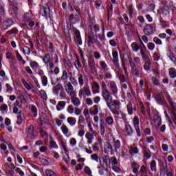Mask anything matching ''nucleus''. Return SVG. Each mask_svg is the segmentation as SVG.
I'll use <instances>...</instances> for the list:
<instances>
[{
    "mask_svg": "<svg viewBox=\"0 0 176 176\" xmlns=\"http://www.w3.org/2000/svg\"><path fill=\"white\" fill-rule=\"evenodd\" d=\"M112 93L109 91L102 92V97L106 102L107 108L113 113V115H119V111L116 110V108L120 107V101L118 100H114L112 97Z\"/></svg>",
    "mask_w": 176,
    "mask_h": 176,
    "instance_id": "f257e3e1",
    "label": "nucleus"
},
{
    "mask_svg": "<svg viewBox=\"0 0 176 176\" xmlns=\"http://www.w3.org/2000/svg\"><path fill=\"white\" fill-rule=\"evenodd\" d=\"M166 100L171 108V111H170L171 118H169V120H168L169 122V124H173V123H176V104L175 103H174V102H173V99L171 98V96H170V95L168 94L166 95Z\"/></svg>",
    "mask_w": 176,
    "mask_h": 176,
    "instance_id": "f03ea898",
    "label": "nucleus"
},
{
    "mask_svg": "<svg viewBox=\"0 0 176 176\" xmlns=\"http://www.w3.org/2000/svg\"><path fill=\"white\" fill-rule=\"evenodd\" d=\"M43 63L45 64L47 68L53 69L54 68V63H53V58L50 56V54H45L43 57Z\"/></svg>",
    "mask_w": 176,
    "mask_h": 176,
    "instance_id": "7ed1b4c3",
    "label": "nucleus"
},
{
    "mask_svg": "<svg viewBox=\"0 0 176 176\" xmlns=\"http://www.w3.org/2000/svg\"><path fill=\"white\" fill-rule=\"evenodd\" d=\"M39 13L44 17H50V3H47L44 6H41Z\"/></svg>",
    "mask_w": 176,
    "mask_h": 176,
    "instance_id": "20e7f679",
    "label": "nucleus"
},
{
    "mask_svg": "<svg viewBox=\"0 0 176 176\" xmlns=\"http://www.w3.org/2000/svg\"><path fill=\"white\" fill-rule=\"evenodd\" d=\"M91 97V91L90 90V87L89 85L84 86L78 91L79 98H83V96Z\"/></svg>",
    "mask_w": 176,
    "mask_h": 176,
    "instance_id": "39448f33",
    "label": "nucleus"
},
{
    "mask_svg": "<svg viewBox=\"0 0 176 176\" xmlns=\"http://www.w3.org/2000/svg\"><path fill=\"white\" fill-rule=\"evenodd\" d=\"M65 90L68 96H69L70 97L76 96V90L75 89V88H74V85L69 82H66V85L65 86Z\"/></svg>",
    "mask_w": 176,
    "mask_h": 176,
    "instance_id": "423d86ee",
    "label": "nucleus"
},
{
    "mask_svg": "<svg viewBox=\"0 0 176 176\" xmlns=\"http://www.w3.org/2000/svg\"><path fill=\"white\" fill-rule=\"evenodd\" d=\"M131 74L133 76H136V78L142 76V67H137L135 65H131Z\"/></svg>",
    "mask_w": 176,
    "mask_h": 176,
    "instance_id": "0eeeda50",
    "label": "nucleus"
},
{
    "mask_svg": "<svg viewBox=\"0 0 176 176\" xmlns=\"http://www.w3.org/2000/svg\"><path fill=\"white\" fill-rule=\"evenodd\" d=\"M133 124L134 129L135 130L136 134L138 137H141V129H140V119L138 116H135L133 120Z\"/></svg>",
    "mask_w": 176,
    "mask_h": 176,
    "instance_id": "6e6552de",
    "label": "nucleus"
},
{
    "mask_svg": "<svg viewBox=\"0 0 176 176\" xmlns=\"http://www.w3.org/2000/svg\"><path fill=\"white\" fill-rule=\"evenodd\" d=\"M112 56H113V63L114 64V66L117 69H120V65L119 64V53L118 51H113L112 52Z\"/></svg>",
    "mask_w": 176,
    "mask_h": 176,
    "instance_id": "1a4fd4ad",
    "label": "nucleus"
},
{
    "mask_svg": "<svg viewBox=\"0 0 176 176\" xmlns=\"http://www.w3.org/2000/svg\"><path fill=\"white\" fill-rule=\"evenodd\" d=\"M94 137H97V132H87L85 133V138L87 140V145H91V144H93Z\"/></svg>",
    "mask_w": 176,
    "mask_h": 176,
    "instance_id": "9d476101",
    "label": "nucleus"
},
{
    "mask_svg": "<svg viewBox=\"0 0 176 176\" xmlns=\"http://www.w3.org/2000/svg\"><path fill=\"white\" fill-rule=\"evenodd\" d=\"M88 66L89 68L90 74L96 75V74H97V68H96V60H94V59H89L88 61Z\"/></svg>",
    "mask_w": 176,
    "mask_h": 176,
    "instance_id": "9b49d317",
    "label": "nucleus"
},
{
    "mask_svg": "<svg viewBox=\"0 0 176 176\" xmlns=\"http://www.w3.org/2000/svg\"><path fill=\"white\" fill-rule=\"evenodd\" d=\"M13 24H14V19L12 18H6L3 21V28L4 30H8V28H10Z\"/></svg>",
    "mask_w": 176,
    "mask_h": 176,
    "instance_id": "f8f14e48",
    "label": "nucleus"
},
{
    "mask_svg": "<svg viewBox=\"0 0 176 176\" xmlns=\"http://www.w3.org/2000/svg\"><path fill=\"white\" fill-rule=\"evenodd\" d=\"M109 89L111 91V94L115 96L119 93V89H118V86L116 85V82L113 80H109Z\"/></svg>",
    "mask_w": 176,
    "mask_h": 176,
    "instance_id": "ddd939ff",
    "label": "nucleus"
},
{
    "mask_svg": "<svg viewBox=\"0 0 176 176\" xmlns=\"http://www.w3.org/2000/svg\"><path fill=\"white\" fill-rule=\"evenodd\" d=\"M9 3H10V8H9V14H10V16H12L13 14V12H12V10H13L14 13H17V2L16 1H10V0L8 1Z\"/></svg>",
    "mask_w": 176,
    "mask_h": 176,
    "instance_id": "4468645a",
    "label": "nucleus"
},
{
    "mask_svg": "<svg viewBox=\"0 0 176 176\" xmlns=\"http://www.w3.org/2000/svg\"><path fill=\"white\" fill-rule=\"evenodd\" d=\"M126 111L128 112V115L131 116L134 113V111L137 112V106H134L133 108V103L131 101H129L126 104Z\"/></svg>",
    "mask_w": 176,
    "mask_h": 176,
    "instance_id": "2eb2a0df",
    "label": "nucleus"
},
{
    "mask_svg": "<svg viewBox=\"0 0 176 176\" xmlns=\"http://www.w3.org/2000/svg\"><path fill=\"white\" fill-rule=\"evenodd\" d=\"M73 31L74 32V39L76 41V42L81 45H82V37L80 36V32L79 31V30L76 29V28H73Z\"/></svg>",
    "mask_w": 176,
    "mask_h": 176,
    "instance_id": "dca6fc26",
    "label": "nucleus"
},
{
    "mask_svg": "<svg viewBox=\"0 0 176 176\" xmlns=\"http://www.w3.org/2000/svg\"><path fill=\"white\" fill-rule=\"evenodd\" d=\"M143 32L147 36L152 35V34H153V25L152 24L146 25L143 29Z\"/></svg>",
    "mask_w": 176,
    "mask_h": 176,
    "instance_id": "f3484780",
    "label": "nucleus"
},
{
    "mask_svg": "<svg viewBox=\"0 0 176 176\" xmlns=\"http://www.w3.org/2000/svg\"><path fill=\"white\" fill-rule=\"evenodd\" d=\"M155 100L160 105H164L166 104V99H164V96H163V92H160L155 96Z\"/></svg>",
    "mask_w": 176,
    "mask_h": 176,
    "instance_id": "a211bd4d",
    "label": "nucleus"
},
{
    "mask_svg": "<svg viewBox=\"0 0 176 176\" xmlns=\"http://www.w3.org/2000/svg\"><path fill=\"white\" fill-rule=\"evenodd\" d=\"M26 134L30 138H34L35 135V129L33 125H30L26 128Z\"/></svg>",
    "mask_w": 176,
    "mask_h": 176,
    "instance_id": "6ab92c4d",
    "label": "nucleus"
},
{
    "mask_svg": "<svg viewBox=\"0 0 176 176\" xmlns=\"http://www.w3.org/2000/svg\"><path fill=\"white\" fill-rule=\"evenodd\" d=\"M71 102L75 107V108H78V107H80V99L79 98L76 97V96H73L70 97Z\"/></svg>",
    "mask_w": 176,
    "mask_h": 176,
    "instance_id": "aec40b11",
    "label": "nucleus"
},
{
    "mask_svg": "<svg viewBox=\"0 0 176 176\" xmlns=\"http://www.w3.org/2000/svg\"><path fill=\"white\" fill-rule=\"evenodd\" d=\"M154 124L157 129H159L162 126V118L159 115H155L153 116Z\"/></svg>",
    "mask_w": 176,
    "mask_h": 176,
    "instance_id": "412c9836",
    "label": "nucleus"
},
{
    "mask_svg": "<svg viewBox=\"0 0 176 176\" xmlns=\"http://www.w3.org/2000/svg\"><path fill=\"white\" fill-rule=\"evenodd\" d=\"M30 66L31 67L32 69L34 71V72H36L38 69H41V67L39 65V63L35 60H31L30 62Z\"/></svg>",
    "mask_w": 176,
    "mask_h": 176,
    "instance_id": "4be33fe9",
    "label": "nucleus"
},
{
    "mask_svg": "<svg viewBox=\"0 0 176 176\" xmlns=\"http://www.w3.org/2000/svg\"><path fill=\"white\" fill-rule=\"evenodd\" d=\"M92 93L93 94H98L100 93V85L97 82H93L91 83Z\"/></svg>",
    "mask_w": 176,
    "mask_h": 176,
    "instance_id": "5701e85b",
    "label": "nucleus"
},
{
    "mask_svg": "<svg viewBox=\"0 0 176 176\" xmlns=\"http://www.w3.org/2000/svg\"><path fill=\"white\" fill-rule=\"evenodd\" d=\"M98 105L95 104L94 106H92L90 109H89V113L91 115V116H96L97 115H98Z\"/></svg>",
    "mask_w": 176,
    "mask_h": 176,
    "instance_id": "b1692460",
    "label": "nucleus"
},
{
    "mask_svg": "<svg viewBox=\"0 0 176 176\" xmlns=\"http://www.w3.org/2000/svg\"><path fill=\"white\" fill-rule=\"evenodd\" d=\"M143 149V156L146 160H148V159L152 157L151 150L146 147H144Z\"/></svg>",
    "mask_w": 176,
    "mask_h": 176,
    "instance_id": "393cba45",
    "label": "nucleus"
},
{
    "mask_svg": "<svg viewBox=\"0 0 176 176\" xmlns=\"http://www.w3.org/2000/svg\"><path fill=\"white\" fill-rule=\"evenodd\" d=\"M63 85L58 84L53 87L52 91L54 94H55L56 96H58V93H60V90H63Z\"/></svg>",
    "mask_w": 176,
    "mask_h": 176,
    "instance_id": "a878e982",
    "label": "nucleus"
},
{
    "mask_svg": "<svg viewBox=\"0 0 176 176\" xmlns=\"http://www.w3.org/2000/svg\"><path fill=\"white\" fill-rule=\"evenodd\" d=\"M60 80H63V83H68V72L67 70L62 71Z\"/></svg>",
    "mask_w": 176,
    "mask_h": 176,
    "instance_id": "bb28decb",
    "label": "nucleus"
},
{
    "mask_svg": "<svg viewBox=\"0 0 176 176\" xmlns=\"http://www.w3.org/2000/svg\"><path fill=\"white\" fill-rule=\"evenodd\" d=\"M65 105H67V102L65 101H59L56 105L57 111H63V109H65Z\"/></svg>",
    "mask_w": 176,
    "mask_h": 176,
    "instance_id": "cd10ccee",
    "label": "nucleus"
},
{
    "mask_svg": "<svg viewBox=\"0 0 176 176\" xmlns=\"http://www.w3.org/2000/svg\"><path fill=\"white\" fill-rule=\"evenodd\" d=\"M104 153H109V152H113V147L108 142L104 143Z\"/></svg>",
    "mask_w": 176,
    "mask_h": 176,
    "instance_id": "c85d7f7f",
    "label": "nucleus"
},
{
    "mask_svg": "<svg viewBox=\"0 0 176 176\" xmlns=\"http://www.w3.org/2000/svg\"><path fill=\"white\" fill-rule=\"evenodd\" d=\"M168 75L172 79H175L176 78V69L175 67H170L168 70Z\"/></svg>",
    "mask_w": 176,
    "mask_h": 176,
    "instance_id": "c756f323",
    "label": "nucleus"
},
{
    "mask_svg": "<svg viewBox=\"0 0 176 176\" xmlns=\"http://www.w3.org/2000/svg\"><path fill=\"white\" fill-rule=\"evenodd\" d=\"M97 40V37H94V34L92 32L91 34H89L88 35V46H91V45H93V43H94V41Z\"/></svg>",
    "mask_w": 176,
    "mask_h": 176,
    "instance_id": "7c9ffc66",
    "label": "nucleus"
},
{
    "mask_svg": "<svg viewBox=\"0 0 176 176\" xmlns=\"http://www.w3.org/2000/svg\"><path fill=\"white\" fill-rule=\"evenodd\" d=\"M125 132L126 133V135H133L134 131H133V127L130 126V124H126L125 125Z\"/></svg>",
    "mask_w": 176,
    "mask_h": 176,
    "instance_id": "2f4dec72",
    "label": "nucleus"
},
{
    "mask_svg": "<svg viewBox=\"0 0 176 176\" xmlns=\"http://www.w3.org/2000/svg\"><path fill=\"white\" fill-rule=\"evenodd\" d=\"M131 167L133 168V172L136 176H138V169L140 168V165L137 162H132Z\"/></svg>",
    "mask_w": 176,
    "mask_h": 176,
    "instance_id": "473e14b6",
    "label": "nucleus"
},
{
    "mask_svg": "<svg viewBox=\"0 0 176 176\" xmlns=\"http://www.w3.org/2000/svg\"><path fill=\"white\" fill-rule=\"evenodd\" d=\"M50 149H57L58 148V146L57 145V143L56 141L53 140V138L50 137Z\"/></svg>",
    "mask_w": 176,
    "mask_h": 176,
    "instance_id": "72a5a7b5",
    "label": "nucleus"
},
{
    "mask_svg": "<svg viewBox=\"0 0 176 176\" xmlns=\"http://www.w3.org/2000/svg\"><path fill=\"white\" fill-rule=\"evenodd\" d=\"M21 82L27 90H31L32 89V85L30 82L28 83L25 79L22 78Z\"/></svg>",
    "mask_w": 176,
    "mask_h": 176,
    "instance_id": "f704fd0d",
    "label": "nucleus"
},
{
    "mask_svg": "<svg viewBox=\"0 0 176 176\" xmlns=\"http://www.w3.org/2000/svg\"><path fill=\"white\" fill-rule=\"evenodd\" d=\"M15 54H16V57L18 61H20L21 63H22L23 65H24L26 62L24 60V58H23V56H21V54H20L19 51L16 50L15 51Z\"/></svg>",
    "mask_w": 176,
    "mask_h": 176,
    "instance_id": "c9c22d12",
    "label": "nucleus"
},
{
    "mask_svg": "<svg viewBox=\"0 0 176 176\" xmlns=\"http://www.w3.org/2000/svg\"><path fill=\"white\" fill-rule=\"evenodd\" d=\"M67 123L69 124V126H75L76 124V118L74 117L67 118Z\"/></svg>",
    "mask_w": 176,
    "mask_h": 176,
    "instance_id": "e433bc0d",
    "label": "nucleus"
},
{
    "mask_svg": "<svg viewBox=\"0 0 176 176\" xmlns=\"http://www.w3.org/2000/svg\"><path fill=\"white\" fill-rule=\"evenodd\" d=\"M60 130H61L63 134H64V135H67L68 133H69V129L65 124H63L61 126Z\"/></svg>",
    "mask_w": 176,
    "mask_h": 176,
    "instance_id": "4c0bfd02",
    "label": "nucleus"
},
{
    "mask_svg": "<svg viewBox=\"0 0 176 176\" xmlns=\"http://www.w3.org/2000/svg\"><path fill=\"white\" fill-rule=\"evenodd\" d=\"M126 13L129 14V17L133 19V14H134V8H133V6L130 5L126 8Z\"/></svg>",
    "mask_w": 176,
    "mask_h": 176,
    "instance_id": "58836bf2",
    "label": "nucleus"
},
{
    "mask_svg": "<svg viewBox=\"0 0 176 176\" xmlns=\"http://www.w3.org/2000/svg\"><path fill=\"white\" fill-rule=\"evenodd\" d=\"M140 173H142L141 176H148V168L146 166L142 165L140 170Z\"/></svg>",
    "mask_w": 176,
    "mask_h": 176,
    "instance_id": "ea45409f",
    "label": "nucleus"
},
{
    "mask_svg": "<svg viewBox=\"0 0 176 176\" xmlns=\"http://www.w3.org/2000/svg\"><path fill=\"white\" fill-rule=\"evenodd\" d=\"M150 168L151 171H154V173L157 171V168H156V161L155 160H153L150 163Z\"/></svg>",
    "mask_w": 176,
    "mask_h": 176,
    "instance_id": "a19ab883",
    "label": "nucleus"
},
{
    "mask_svg": "<svg viewBox=\"0 0 176 176\" xmlns=\"http://www.w3.org/2000/svg\"><path fill=\"white\" fill-rule=\"evenodd\" d=\"M113 117L112 116H108L106 117L105 122L107 123L109 126H112L113 124Z\"/></svg>",
    "mask_w": 176,
    "mask_h": 176,
    "instance_id": "79ce46f5",
    "label": "nucleus"
},
{
    "mask_svg": "<svg viewBox=\"0 0 176 176\" xmlns=\"http://www.w3.org/2000/svg\"><path fill=\"white\" fill-rule=\"evenodd\" d=\"M23 19L25 21H31L32 19V13L31 12L25 13Z\"/></svg>",
    "mask_w": 176,
    "mask_h": 176,
    "instance_id": "37998d69",
    "label": "nucleus"
},
{
    "mask_svg": "<svg viewBox=\"0 0 176 176\" xmlns=\"http://www.w3.org/2000/svg\"><path fill=\"white\" fill-rule=\"evenodd\" d=\"M78 80L80 87H83V85H85V79H83V75L78 74Z\"/></svg>",
    "mask_w": 176,
    "mask_h": 176,
    "instance_id": "c03bdc74",
    "label": "nucleus"
},
{
    "mask_svg": "<svg viewBox=\"0 0 176 176\" xmlns=\"http://www.w3.org/2000/svg\"><path fill=\"white\" fill-rule=\"evenodd\" d=\"M6 13L5 12V8L2 6V3H0V19L5 18Z\"/></svg>",
    "mask_w": 176,
    "mask_h": 176,
    "instance_id": "a18cd8bd",
    "label": "nucleus"
},
{
    "mask_svg": "<svg viewBox=\"0 0 176 176\" xmlns=\"http://www.w3.org/2000/svg\"><path fill=\"white\" fill-rule=\"evenodd\" d=\"M74 67L77 69V71H79L80 68H82V63H80V60H79V58H77L74 61Z\"/></svg>",
    "mask_w": 176,
    "mask_h": 176,
    "instance_id": "49530a36",
    "label": "nucleus"
},
{
    "mask_svg": "<svg viewBox=\"0 0 176 176\" xmlns=\"http://www.w3.org/2000/svg\"><path fill=\"white\" fill-rule=\"evenodd\" d=\"M113 142H114L113 146L116 149V152H118V150L120 149V146H121L120 141L119 140H113Z\"/></svg>",
    "mask_w": 176,
    "mask_h": 176,
    "instance_id": "de8ad7c7",
    "label": "nucleus"
},
{
    "mask_svg": "<svg viewBox=\"0 0 176 176\" xmlns=\"http://www.w3.org/2000/svg\"><path fill=\"white\" fill-rule=\"evenodd\" d=\"M132 50L135 52H138L140 50V46L138 45V43L134 42L131 44Z\"/></svg>",
    "mask_w": 176,
    "mask_h": 176,
    "instance_id": "09e8293b",
    "label": "nucleus"
},
{
    "mask_svg": "<svg viewBox=\"0 0 176 176\" xmlns=\"http://www.w3.org/2000/svg\"><path fill=\"white\" fill-rule=\"evenodd\" d=\"M117 74L118 75L119 80L120 81V83H124L126 82V76L124 74H122L119 73V72H117Z\"/></svg>",
    "mask_w": 176,
    "mask_h": 176,
    "instance_id": "8fccbe9b",
    "label": "nucleus"
},
{
    "mask_svg": "<svg viewBox=\"0 0 176 176\" xmlns=\"http://www.w3.org/2000/svg\"><path fill=\"white\" fill-rule=\"evenodd\" d=\"M7 34H8V35H17V34H19V29L14 28L11 30L8 31Z\"/></svg>",
    "mask_w": 176,
    "mask_h": 176,
    "instance_id": "3c124183",
    "label": "nucleus"
},
{
    "mask_svg": "<svg viewBox=\"0 0 176 176\" xmlns=\"http://www.w3.org/2000/svg\"><path fill=\"white\" fill-rule=\"evenodd\" d=\"M0 111L2 113L5 114V113H8V104H3L1 107H0Z\"/></svg>",
    "mask_w": 176,
    "mask_h": 176,
    "instance_id": "603ef678",
    "label": "nucleus"
},
{
    "mask_svg": "<svg viewBox=\"0 0 176 176\" xmlns=\"http://www.w3.org/2000/svg\"><path fill=\"white\" fill-rule=\"evenodd\" d=\"M160 24L162 27V28H168L170 27V25L167 24V21H164L163 18H161L160 19Z\"/></svg>",
    "mask_w": 176,
    "mask_h": 176,
    "instance_id": "864d4df0",
    "label": "nucleus"
},
{
    "mask_svg": "<svg viewBox=\"0 0 176 176\" xmlns=\"http://www.w3.org/2000/svg\"><path fill=\"white\" fill-rule=\"evenodd\" d=\"M23 53L25 55V54H28V55H30L31 54V50L30 49L29 47L28 46H23Z\"/></svg>",
    "mask_w": 176,
    "mask_h": 176,
    "instance_id": "5fc2aeb1",
    "label": "nucleus"
},
{
    "mask_svg": "<svg viewBox=\"0 0 176 176\" xmlns=\"http://www.w3.org/2000/svg\"><path fill=\"white\" fill-rule=\"evenodd\" d=\"M69 82L73 85V86H78V80L75 78V77H69Z\"/></svg>",
    "mask_w": 176,
    "mask_h": 176,
    "instance_id": "6e6d98bb",
    "label": "nucleus"
},
{
    "mask_svg": "<svg viewBox=\"0 0 176 176\" xmlns=\"http://www.w3.org/2000/svg\"><path fill=\"white\" fill-rule=\"evenodd\" d=\"M67 111L68 113H69L70 115H72V113H74V111H75V108L74 107V105L69 104L67 107Z\"/></svg>",
    "mask_w": 176,
    "mask_h": 176,
    "instance_id": "4d7b16f0",
    "label": "nucleus"
},
{
    "mask_svg": "<svg viewBox=\"0 0 176 176\" xmlns=\"http://www.w3.org/2000/svg\"><path fill=\"white\" fill-rule=\"evenodd\" d=\"M168 57H169L170 61H173L175 60V54H174V52H173V51L169 50V54L168 55Z\"/></svg>",
    "mask_w": 176,
    "mask_h": 176,
    "instance_id": "13d9d810",
    "label": "nucleus"
},
{
    "mask_svg": "<svg viewBox=\"0 0 176 176\" xmlns=\"http://www.w3.org/2000/svg\"><path fill=\"white\" fill-rule=\"evenodd\" d=\"M91 159L96 162V163H98V160H100V158L98 157V155H97L96 153L91 155Z\"/></svg>",
    "mask_w": 176,
    "mask_h": 176,
    "instance_id": "bf43d9fd",
    "label": "nucleus"
},
{
    "mask_svg": "<svg viewBox=\"0 0 176 176\" xmlns=\"http://www.w3.org/2000/svg\"><path fill=\"white\" fill-rule=\"evenodd\" d=\"M84 172L85 173V174H87V175L91 176L92 172H91V169H90V167L85 166Z\"/></svg>",
    "mask_w": 176,
    "mask_h": 176,
    "instance_id": "052dcab7",
    "label": "nucleus"
},
{
    "mask_svg": "<svg viewBox=\"0 0 176 176\" xmlns=\"http://www.w3.org/2000/svg\"><path fill=\"white\" fill-rule=\"evenodd\" d=\"M41 82L43 86H47V77L46 76H41Z\"/></svg>",
    "mask_w": 176,
    "mask_h": 176,
    "instance_id": "680f3d73",
    "label": "nucleus"
},
{
    "mask_svg": "<svg viewBox=\"0 0 176 176\" xmlns=\"http://www.w3.org/2000/svg\"><path fill=\"white\" fill-rule=\"evenodd\" d=\"M93 54L95 60H100L101 58V54L98 51L94 52Z\"/></svg>",
    "mask_w": 176,
    "mask_h": 176,
    "instance_id": "e2e57ef3",
    "label": "nucleus"
},
{
    "mask_svg": "<svg viewBox=\"0 0 176 176\" xmlns=\"http://www.w3.org/2000/svg\"><path fill=\"white\" fill-rule=\"evenodd\" d=\"M45 174L47 176H56V173L50 169H47L45 170Z\"/></svg>",
    "mask_w": 176,
    "mask_h": 176,
    "instance_id": "0e129e2a",
    "label": "nucleus"
},
{
    "mask_svg": "<svg viewBox=\"0 0 176 176\" xmlns=\"http://www.w3.org/2000/svg\"><path fill=\"white\" fill-rule=\"evenodd\" d=\"M147 47L148 50H151V52H153V50H155V43H151V42L148 43Z\"/></svg>",
    "mask_w": 176,
    "mask_h": 176,
    "instance_id": "69168bd1",
    "label": "nucleus"
},
{
    "mask_svg": "<svg viewBox=\"0 0 176 176\" xmlns=\"http://www.w3.org/2000/svg\"><path fill=\"white\" fill-rule=\"evenodd\" d=\"M15 172L19 174L20 176H24L25 174L24 173V171H23L20 168L17 167L15 169Z\"/></svg>",
    "mask_w": 176,
    "mask_h": 176,
    "instance_id": "338daca9",
    "label": "nucleus"
},
{
    "mask_svg": "<svg viewBox=\"0 0 176 176\" xmlns=\"http://www.w3.org/2000/svg\"><path fill=\"white\" fill-rule=\"evenodd\" d=\"M152 83L154 86H157L159 85V80L155 76L151 77Z\"/></svg>",
    "mask_w": 176,
    "mask_h": 176,
    "instance_id": "774afa93",
    "label": "nucleus"
}]
</instances>
